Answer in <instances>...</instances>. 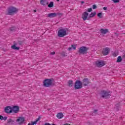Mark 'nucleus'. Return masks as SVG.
Here are the masks:
<instances>
[{"label":"nucleus","mask_w":125,"mask_h":125,"mask_svg":"<svg viewBox=\"0 0 125 125\" xmlns=\"http://www.w3.org/2000/svg\"><path fill=\"white\" fill-rule=\"evenodd\" d=\"M67 29L66 28H61L58 31V36L60 38H63L67 35Z\"/></svg>","instance_id":"obj_1"},{"label":"nucleus","mask_w":125,"mask_h":125,"mask_svg":"<svg viewBox=\"0 0 125 125\" xmlns=\"http://www.w3.org/2000/svg\"><path fill=\"white\" fill-rule=\"evenodd\" d=\"M7 11V14L8 15H12V14H14V13H16L18 11V9L15 7L11 6L8 8Z\"/></svg>","instance_id":"obj_2"},{"label":"nucleus","mask_w":125,"mask_h":125,"mask_svg":"<svg viewBox=\"0 0 125 125\" xmlns=\"http://www.w3.org/2000/svg\"><path fill=\"white\" fill-rule=\"evenodd\" d=\"M43 86L45 87H49L51 85H52V80L51 79H45L43 81Z\"/></svg>","instance_id":"obj_3"},{"label":"nucleus","mask_w":125,"mask_h":125,"mask_svg":"<svg viewBox=\"0 0 125 125\" xmlns=\"http://www.w3.org/2000/svg\"><path fill=\"white\" fill-rule=\"evenodd\" d=\"M88 50V48L85 46H82L79 48L78 52L80 54H86V53H87Z\"/></svg>","instance_id":"obj_4"},{"label":"nucleus","mask_w":125,"mask_h":125,"mask_svg":"<svg viewBox=\"0 0 125 125\" xmlns=\"http://www.w3.org/2000/svg\"><path fill=\"white\" fill-rule=\"evenodd\" d=\"M105 64L106 62H105V61L102 60L97 61L95 62L96 67H98L99 68H101V67L105 66Z\"/></svg>","instance_id":"obj_5"},{"label":"nucleus","mask_w":125,"mask_h":125,"mask_svg":"<svg viewBox=\"0 0 125 125\" xmlns=\"http://www.w3.org/2000/svg\"><path fill=\"white\" fill-rule=\"evenodd\" d=\"M101 95L103 98L107 99L110 96V93L107 91L103 90L101 91Z\"/></svg>","instance_id":"obj_6"},{"label":"nucleus","mask_w":125,"mask_h":125,"mask_svg":"<svg viewBox=\"0 0 125 125\" xmlns=\"http://www.w3.org/2000/svg\"><path fill=\"white\" fill-rule=\"evenodd\" d=\"M16 122L19 124V125H22L24 124V122H25V117L23 116L20 117L18 118Z\"/></svg>","instance_id":"obj_7"},{"label":"nucleus","mask_w":125,"mask_h":125,"mask_svg":"<svg viewBox=\"0 0 125 125\" xmlns=\"http://www.w3.org/2000/svg\"><path fill=\"white\" fill-rule=\"evenodd\" d=\"M82 85H83L82 82L80 81H77L75 83V88L76 89H80V88H82Z\"/></svg>","instance_id":"obj_8"},{"label":"nucleus","mask_w":125,"mask_h":125,"mask_svg":"<svg viewBox=\"0 0 125 125\" xmlns=\"http://www.w3.org/2000/svg\"><path fill=\"white\" fill-rule=\"evenodd\" d=\"M82 18L83 21H85V20H89V18L88 17V13L87 12H84L82 14Z\"/></svg>","instance_id":"obj_9"},{"label":"nucleus","mask_w":125,"mask_h":125,"mask_svg":"<svg viewBox=\"0 0 125 125\" xmlns=\"http://www.w3.org/2000/svg\"><path fill=\"white\" fill-rule=\"evenodd\" d=\"M4 112L6 114H12V107L10 106H7L4 108Z\"/></svg>","instance_id":"obj_10"},{"label":"nucleus","mask_w":125,"mask_h":125,"mask_svg":"<svg viewBox=\"0 0 125 125\" xmlns=\"http://www.w3.org/2000/svg\"><path fill=\"white\" fill-rule=\"evenodd\" d=\"M110 52V48L106 47L103 49V54L104 55H108Z\"/></svg>","instance_id":"obj_11"},{"label":"nucleus","mask_w":125,"mask_h":125,"mask_svg":"<svg viewBox=\"0 0 125 125\" xmlns=\"http://www.w3.org/2000/svg\"><path fill=\"white\" fill-rule=\"evenodd\" d=\"M89 83H90V82L88 80L87 78H84L83 80L82 84L84 85V86H86Z\"/></svg>","instance_id":"obj_12"},{"label":"nucleus","mask_w":125,"mask_h":125,"mask_svg":"<svg viewBox=\"0 0 125 125\" xmlns=\"http://www.w3.org/2000/svg\"><path fill=\"white\" fill-rule=\"evenodd\" d=\"M12 112L14 113H18L19 112V106H14L12 107Z\"/></svg>","instance_id":"obj_13"},{"label":"nucleus","mask_w":125,"mask_h":125,"mask_svg":"<svg viewBox=\"0 0 125 125\" xmlns=\"http://www.w3.org/2000/svg\"><path fill=\"white\" fill-rule=\"evenodd\" d=\"M40 3L42 5L45 6L48 5V1L47 0H41Z\"/></svg>","instance_id":"obj_14"},{"label":"nucleus","mask_w":125,"mask_h":125,"mask_svg":"<svg viewBox=\"0 0 125 125\" xmlns=\"http://www.w3.org/2000/svg\"><path fill=\"white\" fill-rule=\"evenodd\" d=\"M47 16L49 18H53L57 16V14H56V13H51L48 14L47 15Z\"/></svg>","instance_id":"obj_15"},{"label":"nucleus","mask_w":125,"mask_h":125,"mask_svg":"<svg viewBox=\"0 0 125 125\" xmlns=\"http://www.w3.org/2000/svg\"><path fill=\"white\" fill-rule=\"evenodd\" d=\"M100 33H101V34H103V35H106V34H107V33L109 32V30H108V29H104L102 28L100 30Z\"/></svg>","instance_id":"obj_16"},{"label":"nucleus","mask_w":125,"mask_h":125,"mask_svg":"<svg viewBox=\"0 0 125 125\" xmlns=\"http://www.w3.org/2000/svg\"><path fill=\"white\" fill-rule=\"evenodd\" d=\"M41 120V117H39L34 122H31L30 123H29L28 125H37L39 121Z\"/></svg>","instance_id":"obj_17"},{"label":"nucleus","mask_w":125,"mask_h":125,"mask_svg":"<svg viewBox=\"0 0 125 125\" xmlns=\"http://www.w3.org/2000/svg\"><path fill=\"white\" fill-rule=\"evenodd\" d=\"M72 49H74V50H76L77 49V47L75 45H71L70 47H69L67 50H69V51H71Z\"/></svg>","instance_id":"obj_18"},{"label":"nucleus","mask_w":125,"mask_h":125,"mask_svg":"<svg viewBox=\"0 0 125 125\" xmlns=\"http://www.w3.org/2000/svg\"><path fill=\"white\" fill-rule=\"evenodd\" d=\"M64 115H63V113H59L57 114V117L58 119H62Z\"/></svg>","instance_id":"obj_19"},{"label":"nucleus","mask_w":125,"mask_h":125,"mask_svg":"<svg viewBox=\"0 0 125 125\" xmlns=\"http://www.w3.org/2000/svg\"><path fill=\"white\" fill-rule=\"evenodd\" d=\"M11 48L12 49H14L15 50H19L20 48L19 47L16 46L15 45H13L11 46Z\"/></svg>","instance_id":"obj_20"},{"label":"nucleus","mask_w":125,"mask_h":125,"mask_svg":"<svg viewBox=\"0 0 125 125\" xmlns=\"http://www.w3.org/2000/svg\"><path fill=\"white\" fill-rule=\"evenodd\" d=\"M96 15V12H93V13H92L89 15V18H92L93 17H94Z\"/></svg>","instance_id":"obj_21"},{"label":"nucleus","mask_w":125,"mask_h":125,"mask_svg":"<svg viewBox=\"0 0 125 125\" xmlns=\"http://www.w3.org/2000/svg\"><path fill=\"white\" fill-rule=\"evenodd\" d=\"M122 60H123V58H122V56H119L117 58V63H120L121 61H122Z\"/></svg>","instance_id":"obj_22"},{"label":"nucleus","mask_w":125,"mask_h":125,"mask_svg":"<svg viewBox=\"0 0 125 125\" xmlns=\"http://www.w3.org/2000/svg\"><path fill=\"white\" fill-rule=\"evenodd\" d=\"M53 6H54V4L52 1L50 2V3L48 5V7H49L50 8L53 7Z\"/></svg>","instance_id":"obj_23"},{"label":"nucleus","mask_w":125,"mask_h":125,"mask_svg":"<svg viewBox=\"0 0 125 125\" xmlns=\"http://www.w3.org/2000/svg\"><path fill=\"white\" fill-rule=\"evenodd\" d=\"M68 84L69 86H73V81H68Z\"/></svg>","instance_id":"obj_24"},{"label":"nucleus","mask_w":125,"mask_h":125,"mask_svg":"<svg viewBox=\"0 0 125 125\" xmlns=\"http://www.w3.org/2000/svg\"><path fill=\"white\" fill-rule=\"evenodd\" d=\"M14 121H13L12 119H9L8 120H7V123L8 124H10V123H14Z\"/></svg>","instance_id":"obj_25"},{"label":"nucleus","mask_w":125,"mask_h":125,"mask_svg":"<svg viewBox=\"0 0 125 125\" xmlns=\"http://www.w3.org/2000/svg\"><path fill=\"white\" fill-rule=\"evenodd\" d=\"M102 13H99L97 14V16L99 17V18H102Z\"/></svg>","instance_id":"obj_26"},{"label":"nucleus","mask_w":125,"mask_h":125,"mask_svg":"<svg viewBox=\"0 0 125 125\" xmlns=\"http://www.w3.org/2000/svg\"><path fill=\"white\" fill-rule=\"evenodd\" d=\"M112 1H113V2H114V3H117L118 2H120V0H112Z\"/></svg>","instance_id":"obj_27"},{"label":"nucleus","mask_w":125,"mask_h":125,"mask_svg":"<svg viewBox=\"0 0 125 125\" xmlns=\"http://www.w3.org/2000/svg\"><path fill=\"white\" fill-rule=\"evenodd\" d=\"M118 55V53L117 52H114L113 53V56L114 57H117V56Z\"/></svg>","instance_id":"obj_28"},{"label":"nucleus","mask_w":125,"mask_h":125,"mask_svg":"<svg viewBox=\"0 0 125 125\" xmlns=\"http://www.w3.org/2000/svg\"><path fill=\"white\" fill-rule=\"evenodd\" d=\"M87 11L88 12H91V11H92V8H88Z\"/></svg>","instance_id":"obj_29"},{"label":"nucleus","mask_w":125,"mask_h":125,"mask_svg":"<svg viewBox=\"0 0 125 125\" xmlns=\"http://www.w3.org/2000/svg\"><path fill=\"white\" fill-rule=\"evenodd\" d=\"M92 7L93 9H96L97 8V6L95 4L93 5Z\"/></svg>","instance_id":"obj_30"},{"label":"nucleus","mask_w":125,"mask_h":125,"mask_svg":"<svg viewBox=\"0 0 125 125\" xmlns=\"http://www.w3.org/2000/svg\"><path fill=\"white\" fill-rule=\"evenodd\" d=\"M56 14H57V15H58L59 16L62 15V13H56Z\"/></svg>","instance_id":"obj_31"},{"label":"nucleus","mask_w":125,"mask_h":125,"mask_svg":"<svg viewBox=\"0 0 125 125\" xmlns=\"http://www.w3.org/2000/svg\"><path fill=\"white\" fill-rule=\"evenodd\" d=\"M0 120H1V121L3 120V117L1 115H0Z\"/></svg>","instance_id":"obj_32"},{"label":"nucleus","mask_w":125,"mask_h":125,"mask_svg":"<svg viewBox=\"0 0 125 125\" xmlns=\"http://www.w3.org/2000/svg\"><path fill=\"white\" fill-rule=\"evenodd\" d=\"M3 120H4V121L7 120V117H5L3 118Z\"/></svg>","instance_id":"obj_33"},{"label":"nucleus","mask_w":125,"mask_h":125,"mask_svg":"<svg viewBox=\"0 0 125 125\" xmlns=\"http://www.w3.org/2000/svg\"><path fill=\"white\" fill-rule=\"evenodd\" d=\"M103 9H104V10H107V7H104L103 8Z\"/></svg>","instance_id":"obj_34"},{"label":"nucleus","mask_w":125,"mask_h":125,"mask_svg":"<svg viewBox=\"0 0 125 125\" xmlns=\"http://www.w3.org/2000/svg\"><path fill=\"white\" fill-rule=\"evenodd\" d=\"M11 31H13V30H14V27H12L10 28Z\"/></svg>","instance_id":"obj_35"},{"label":"nucleus","mask_w":125,"mask_h":125,"mask_svg":"<svg viewBox=\"0 0 125 125\" xmlns=\"http://www.w3.org/2000/svg\"><path fill=\"white\" fill-rule=\"evenodd\" d=\"M51 54H52V55H53L54 54H55V52H52Z\"/></svg>","instance_id":"obj_36"},{"label":"nucleus","mask_w":125,"mask_h":125,"mask_svg":"<svg viewBox=\"0 0 125 125\" xmlns=\"http://www.w3.org/2000/svg\"><path fill=\"white\" fill-rule=\"evenodd\" d=\"M45 125H50V124L49 123H46L45 124Z\"/></svg>","instance_id":"obj_37"},{"label":"nucleus","mask_w":125,"mask_h":125,"mask_svg":"<svg viewBox=\"0 0 125 125\" xmlns=\"http://www.w3.org/2000/svg\"><path fill=\"white\" fill-rule=\"evenodd\" d=\"M64 125H71L70 124H64Z\"/></svg>","instance_id":"obj_38"},{"label":"nucleus","mask_w":125,"mask_h":125,"mask_svg":"<svg viewBox=\"0 0 125 125\" xmlns=\"http://www.w3.org/2000/svg\"><path fill=\"white\" fill-rule=\"evenodd\" d=\"M81 3H84V1H81Z\"/></svg>","instance_id":"obj_39"},{"label":"nucleus","mask_w":125,"mask_h":125,"mask_svg":"<svg viewBox=\"0 0 125 125\" xmlns=\"http://www.w3.org/2000/svg\"><path fill=\"white\" fill-rule=\"evenodd\" d=\"M34 12H37V10H34Z\"/></svg>","instance_id":"obj_40"},{"label":"nucleus","mask_w":125,"mask_h":125,"mask_svg":"<svg viewBox=\"0 0 125 125\" xmlns=\"http://www.w3.org/2000/svg\"><path fill=\"white\" fill-rule=\"evenodd\" d=\"M57 0V1H59V0Z\"/></svg>","instance_id":"obj_41"},{"label":"nucleus","mask_w":125,"mask_h":125,"mask_svg":"<svg viewBox=\"0 0 125 125\" xmlns=\"http://www.w3.org/2000/svg\"><path fill=\"white\" fill-rule=\"evenodd\" d=\"M94 112H97V111H96V110H95Z\"/></svg>","instance_id":"obj_42"}]
</instances>
